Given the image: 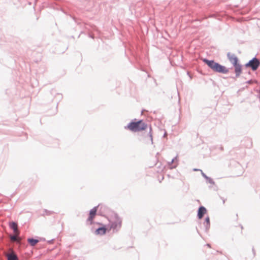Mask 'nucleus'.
I'll return each mask as SVG.
<instances>
[{"label": "nucleus", "instance_id": "1", "mask_svg": "<svg viewBox=\"0 0 260 260\" xmlns=\"http://www.w3.org/2000/svg\"><path fill=\"white\" fill-rule=\"evenodd\" d=\"M147 127V124L143 120H139L137 122L132 121L130 122L125 127V128L133 132H138L146 129Z\"/></svg>", "mask_w": 260, "mask_h": 260}, {"label": "nucleus", "instance_id": "2", "mask_svg": "<svg viewBox=\"0 0 260 260\" xmlns=\"http://www.w3.org/2000/svg\"><path fill=\"white\" fill-rule=\"evenodd\" d=\"M203 60L214 72L225 74L229 71L225 67L215 62L214 60H209L207 59H204Z\"/></svg>", "mask_w": 260, "mask_h": 260}, {"label": "nucleus", "instance_id": "3", "mask_svg": "<svg viewBox=\"0 0 260 260\" xmlns=\"http://www.w3.org/2000/svg\"><path fill=\"white\" fill-rule=\"evenodd\" d=\"M110 222L111 229L117 230L121 227L122 220L116 214H113L111 217Z\"/></svg>", "mask_w": 260, "mask_h": 260}, {"label": "nucleus", "instance_id": "4", "mask_svg": "<svg viewBox=\"0 0 260 260\" xmlns=\"http://www.w3.org/2000/svg\"><path fill=\"white\" fill-rule=\"evenodd\" d=\"M260 62L256 58H253L245 64L246 68H250L253 71H255L259 67Z\"/></svg>", "mask_w": 260, "mask_h": 260}, {"label": "nucleus", "instance_id": "5", "mask_svg": "<svg viewBox=\"0 0 260 260\" xmlns=\"http://www.w3.org/2000/svg\"><path fill=\"white\" fill-rule=\"evenodd\" d=\"M97 211V207H95L92 209L89 213V216L87 219V221L90 222V224L92 223V220L94 219Z\"/></svg>", "mask_w": 260, "mask_h": 260}, {"label": "nucleus", "instance_id": "6", "mask_svg": "<svg viewBox=\"0 0 260 260\" xmlns=\"http://www.w3.org/2000/svg\"><path fill=\"white\" fill-rule=\"evenodd\" d=\"M10 227L13 230L14 234L16 235H19L17 224L14 222H11L9 224Z\"/></svg>", "mask_w": 260, "mask_h": 260}, {"label": "nucleus", "instance_id": "7", "mask_svg": "<svg viewBox=\"0 0 260 260\" xmlns=\"http://www.w3.org/2000/svg\"><path fill=\"white\" fill-rule=\"evenodd\" d=\"M8 260H18L17 255L13 250L6 254Z\"/></svg>", "mask_w": 260, "mask_h": 260}, {"label": "nucleus", "instance_id": "8", "mask_svg": "<svg viewBox=\"0 0 260 260\" xmlns=\"http://www.w3.org/2000/svg\"><path fill=\"white\" fill-rule=\"evenodd\" d=\"M228 56L229 60L233 65L238 63V58L235 55L229 53Z\"/></svg>", "mask_w": 260, "mask_h": 260}, {"label": "nucleus", "instance_id": "9", "mask_svg": "<svg viewBox=\"0 0 260 260\" xmlns=\"http://www.w3.org/2000/svg\"><path fill=\"white\" fill-rule=\"evenodd\" d=\"M207 212L206 209L204 207H201L198 210V216L199 219L202 218L203 215L206 214Z\"/></svg>", "mask_w": 260, "mask_h": 260}, {"label": "nucleus", "instance_id": "10", "mask_svg": "<svg viewBox=\"0 0 260 260\" xmlns=\"http://www.w3.org/2000/svg\"><path fill=\"white\" fill-rule=\"evenodd\" d=\"M106 231H107V229L105 227H102V228H98L96 231H95V234L96 235H103L104 234H106Z\"/></svg>", "mask_w": 260, "mask_h": 260}, {"label": "nucleus", "instance_id": "11", "mask_svg": "<svg viewBox=\"0 0 260 260\" xmlns=\"http://www.w3.org/2000/svg\"><path fill=\"white\" fill-rule=\"evenodd\" d=\"M234 66L235 67V73H236V76H239L240 74L241 73V71H242L241 66L238 63H237V64L234 65Z\"/></svg>", "mask_w": 260, "mask_h": 260}, {"label": "nucleus", "instance_id": "12", "mask_svg": "<svg viewBox=\"0 0 260 260\" xmlns=\"http://www.w3.org/2000/svg\"><path fill=\"white\" fill-rule=\"evenodd\" d=\"M27 240H28V243L31 246H35L39 242V241L38 240H36V239H28Z\"/></svg>", "mask_w": 260, "mask_h": 260}, {"label": "nucleus", "instance_id": "13", "mask_svg": "<svg viewBox=\"0 0 260 260\" xmlns=\"http://www.w3.org/2000/svg\"><path fill=\"white\" fill-rule=\"evenodd\" d=\"M205 223L206 224V226L208 228L210 226V219L209 217L206 218Z\"/></svg>", "mask_w": 260, "mask_h": 260}, {"label": "nucleus", "instance_id": "14", "mask_svg": "<svg viewBox=\"0 0 260 260\" xmlns=\"http://www.w3.org/2000/svg\"><path fill=\"white\" fill-rule=\"evenodd\" d=\"M18 235H16L15 234H14V235L13 236H11L10 238H11V240L13 241H16L17 240V236Z\"/></svg>", "mask_w": 260, "mask_h": 260}, {"label": "nucleus", "instance_id": "15", "mask_svg": "<svg viewBox=\"0 0 260 260\" xmlns=\"http://www.w3.org/2000/svg\"><path fill=\"white\" fill-rule=\"evenodd\" d=\"M150 139L151 142H152V137L151 135L150 136Z\"/></svg>", "mask_w": 260, "mask_h": 260}]
</instances>
